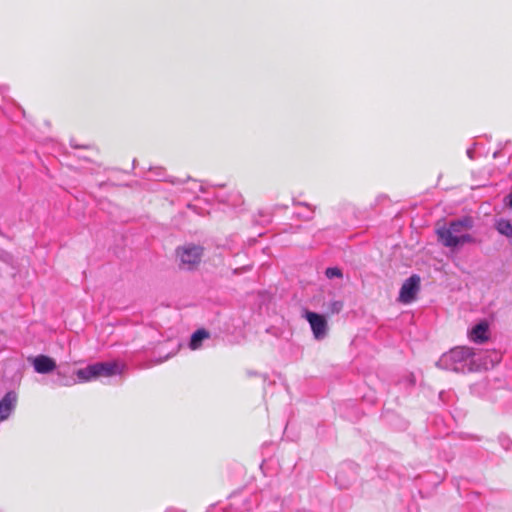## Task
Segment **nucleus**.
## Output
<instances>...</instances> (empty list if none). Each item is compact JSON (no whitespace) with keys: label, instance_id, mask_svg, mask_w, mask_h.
<instances>
[{"label":"nucleus","instance_id":"9b49d317","mask_svg":"<svg viewBox=\"0 0 512 512\" xmlns=\"http://www.w3.org/2000/svg\"><path fill=\"white\" fill-rule=\"evenodd\" d=\"M496 229L502 235L512 237V225L508 220L500 219L496 223Z\"/></svg>","mask_w":512,"mask_h":512},{"label":"nucleus","instance_id":"4468645a","mask_svg":"<svg viewBox=\"0 0 512 512\" xmlns=\"http://www.w3.org/2000/svg\"><path fill=\"white\" fill-rule=\"evenodd\" d=\"M509 206L512 208V193L509 195Z\"/></svg>","mask_w":512,"mask_h":512},{"label":"nucleus","instance_id":"7ed1b4c3","mask_svg":"<svg viewBox=\"0 0 512 512\" xmlns=\"http://www.w3.org/2000/svg\"><path fill=\"white\" fill-rule=\"evenodd\" d=\"M123 364L117 361L97 362L76 371V376L81 382H90L101 378H107L122 372Z\"/></svg>","mask_w":512,"mask_h":512},{"label":"nucleus","instance_id":"f03ea898","mask_svg":"<svg viewBox=\"0 0 512 512\" xmlns=\"http://www.w3.org/2000/svg\"><path fill=\"white\" fill-rule=\"evenodd\" d=\"M474 353L469 347H456L443 354L437 366L455 372L470 371L473 363Z\"/></svg>","mask_w":512,"mask_h":512},{"label":"nucleus","instance_id":"9d476101","mask_svg":"<svg viewBox=\"0 0 512 512\" xmlns=\"http://www.w3.org/2000/svg\"><path fill=\"white\" fill-rule=\"evenodd\" d=\"M209 334L207 331L200 329L194 332L191 336V340L189 346L192 350H196L201 346V343L204 339H207Z\"/></svg>","mask_w":512,"mask_h":512},{"label":"nucleus","instance_id":"0eeeda50","mask_svg":"<svg viewBox=\"0 0 512 512\" xmlns=\"http://www.w3.org/2000/svg\"><path fill=\"white\" fill-rule=\"evenodd\" d=\"M34 370L40 374H47L56 369V362L53 358L46 355H38L32 360Z\"/></svg>","mask_w":512,"mask_h":512},{"label":"nucleus","instance_id":"f8f14e48","mask_svg":"<svg viewBox=\"0 0 512 512\" xmlns=\"http://www.w3.org/2000/svg\"><path fill=\"white\" fill-rule=\"evenodd\" d=\"M343 308V302L342 301H332L329 303L328 309L330 313L332 314H338Z\"/></svg>","mask_w":512,"mask_h":512},{"label":"nucleus","instance_id":"39448f33","mask_svg":"<svg viewBox=\"0 0 512 512\" xmlns=\"http://www.w3.org/2000/svg\"><path fill=\"white\" fill-rule=\"evenodd\" d=\"M304 317L310 324L314 338L317 340L324 339L328 333V323L325 317L311 311H305Z\"/></svg>","mask_w":512,"mask_h":512},{"label":"nucleus","instance_id":"2eb2a0df","mask_svg":"<svg viewBox=\"0 0 512 512\" xmlns=\"http://www.w3.org/2000/svg\"><path fill=\"white\" fill-rule=\"evenodd\" d=\"M467 154H468V156H469L471 159L473 158L472 150H468V151H467Z\"/></svg>","mask_w":512,"mask_h":512},{"label":"nucleus","instance_id":"6e6552de","mask_svg":"<svg viewBox=\"0 0 512 512\" xmlns=\"http://www.w3.org/2000/svg\"><path fill=\"white\" fill-rule=\"evenodd\" d=\"M17 402V394L9 391L0 400V421L6 420L11 414Z\"/></svg>","mask_w":512,"mask_h":512},{"label":"nucleus","instance_id":"1a4fd4ad","mask_svg":"<svg viewBox=\"0 0 512 512\" xmlns=\"http://www.w3.org/2000/svg\"><path fill=\"white\" fill-rule=\"evenodd\" d=\"M488 329L486 322H480L469 331L468 337L475 343H484L488 340Z\"/></svg>","mask_w":512,"mask_h":512},{"label":"nucleus","instance_id":"20e7f679","mask_svg":"<svg viewBox=\"0 0 512 512\" xmlns=\"http://www.w3.org/2000/svg\"><path fill=\"white\" fill-rule=\"evenodd\" d=\"M202 248L200 246L187 244L177 249V257L180 267L191 270L197 266L201 260Z\"/></svg>","mask_w":512,"mask_h":512},{"label":"nucleus","instance_id":"ddd939ff","mask_svg":"<svg viewBox=\"0 0 512 512\" xmlns=\"http://www.w3.org/2000/svg\"><path fill=\"white\" fill-rule=\"evenodd\" d=\"M325 275L329 279H332V278H335V277L340 278V277H342V272H341L340 269H338L336 267H330V268L326 269Z\"/></svg>","mask_w":512,"mask_h":512},{"label":"nucleus","instance_id":"423d86ee","mask_svg":"<svg viewBox=\"0 0 512 512\" xmlns=\"http://www.w3.org/2000/svg\"><path fill=\"white\" fill-rule=\"evenodd\" d=\"M420 289V277L412 275L402 285L399 293V301L403 304H409L415 300Z\"/></svg>","mask_w":512,"mask_h":512},{"label":"nucleus","instance_id":"f257e3e1","mask_svg":"<svg viewBox=\"0 0 512 512\" xmlns=\"http://www.w3.org/2000/svg\"><path fill=\"white\" fill-rule=\"evenodd\" d=\"M474 226L471 216H464L450 221L448 224L438 226L436 234L438 240L448 248H456L475 242V238L468 233Z\"/></svg>","mask_w":512,"mask_h":512}]
</instances>
